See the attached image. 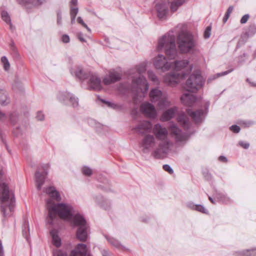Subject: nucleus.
I'll use <instances>...</instances> for the list:
<instances>
[{"instance_id": "nucleus-1", "label": "nucleus", "mask_w": 256, "mask_h": 256, "mask_svg": "<svg viewBox=\"0 0 256 256\" xmlns=\"http://www.w3.org/2000/svg\"><path fill=\"white\" fill-rule=\"evenodd\" d=\"M157 49L164 51L168 60L162 54H158L154 58L152 62L157 70L164 72L170 69L180 70L186 68L188 71L192 70V66L187 60L172 61L176 54L175 37L174 34H168L160 38L158 42Z\"/></svg>"}, {"instance_id": "nucleus-2", "label": "nucleus", "mask_w": 256, "mask_h": 256, "mask_svg": "<svg viewBox=\"0 0 256 256\" xmlns=\"http://www.w3.org/2000/svg\"><path fill=\"white\" fill-rule=\"evenodd\" d=\"M46 207L48 212V217L52 220L58 214L61 218L68 220L78 226L76 232L77 238L80 241L85 242L88 238V226L84 218L80 214L72 216V207L66 204H55L52 200L50 199L46 202Z\"/></svg>"}, {"instance_id": "nucleus-3", "label": "nucleus", "mask_w": 256, "mask_h": 256, "mask_svg": "<svg viewBox=\"0 0 256 256\" xmlns=\"http://www.w3.org/2000/svg\"><path fill=\"white\" fill-rule=\"evenodd\" d=\"M0 206L5 217L12 215L15 206L14 196L6 183L4 172H0Z\"/></svg>"}, {"instance_id": "nucleus-4", "label": "nucleus", "mask_w": 256, "mask_h": 256, "mask_svg": "<svg viewBox=\"0 0 256 256\" xmlns=\"http://www.w3.org/2000/svg\"><path fill=\"white\" fill-rule=\"evenodd\" d=\"M146 70V64L143 62L137 66L130 72L134 87L140 90L142 93L146 92L149 88L145 78L141 76V74L144 72Z\"/></svg>"}, {"instance_id": "nucleus-5", "label": "nucleus", "mask_w": 256, "mask_h": 256, "mask_svg": "<svg viewBox=\"0 0 256 256\" xmlns=\"http://www.w3.org/2000/svg\"><path fill=\"white\" fill-rule=\"evenodd\" d=\"M184 2V0H172L170 9L172 12H176L178 8ZM168 0H156V10L157 16L160 20L166 18L168 12Z\"/></svg>"}, {"instance_id": "nucleus-6", "label": "nucleus", "mask_w": 256, "mask_h": 256, "mask_svg": "<svg viewBox=\"0 0 256 256\" xmlns=\"http://www.w3.org/2000/svg\"><path fill=\"white\" fill-rule=\"evenodd\" d=\"M149 96L152 102H157V107L159 110L164 109L172 104L167 94L163 92L158 88L151 90Z\"/></svg>"}, {"instance_id": "nucleus-7", "label": "nucleus", "mask_w": 256, "mask_h": 256, "mask_svg": "<svg viewBox=\"0 0 256 256\" xmlns=\"http://www.w3.org/2000/svg\"><path fill=\"white\" fill-rule=\"evenodd\" d=\"M178 48L182 53H187L194 46L192 36L187 32L182 31L178 37Z\"/></svg>"}, {"instance_id": "nucleus-8", "label": "nucleus", "mask_w": 256, "mask_h": 256, "mask_svg": "<svg viewBox=\"0 0 256 256\" xmlns=\"http://www.w3.org/2000/svg\"><path fill=\"white\" fill-rule=\"evenodd\" d=\"M204 83V80L200 72L196 71L186 80L184 88L186 91L195 92L202 86Z\"/></svg>"}, {"instance_id": "nucleus-9", "label": "nucleus", "mask_w": 256, "mask_h": 256, "mask_svg": "<svg viewBox=\"0 0 256 256\" xmlns=\"http://www.w3.org/2000/svg\"><path fill=\"white\" fill-rule=\"evenodd\" d=\"M173 146V142L169 138L160 140L158 147L152 152V154L156 158H164L172 151Z\"/></svg>"}, {"instance_id": "nucleus-10", "label": "nucleus", "mask_w": 256, "mask_h": 256, "mask_svg": "<svg viewBox=\"0 0 256 256\" xmlns=\"http://www.w3.org/2000/svg\"><path fill=\"white\" fill-rule=\"evenodd\" d=\"M192 70L188 71L186 68H182L180 71V72H170L165 76L164 77V82L170 86H174L177 83L180 82V80L184 76L186 73H189ZM178 72V70H176Z\"/></svg>"}, {"instance_id": "nucleus-11", "label": "nucleus", "mask_w": 256, "mask_h": 256, "mask_svg": "<svg viewBox=\"0 0 256 256\" xmlns=\"http://www.w3.org/2000/svg\"><path fill=\"white\" fill-rule=\"evenodd\" d=\"M156 138L154 136L146 134L142 139L140 143V148L142 152L148 154L152 151L156 146Z\"/></svg>"}, {"instance_id": "nucleus-12", "label": "nucleus", "mask_w": 256, "mask_h": 256, "mask_svg": "<svg viewBox=\"0 0 256 256\" xmlns=\"http://www.w3.org/2000/svg\"><path fill=\"white\" fill-rule=\"evenodd\" d=\"M169 130L171 135L174 138L176 142L178 144H184L188 138V136L182 134L181 130L174 124L170 125Z\"/></svg>"}, {"instance_id": "nucleus-13", "label": "nucleus", "mask_w": 256, "mask_h": 256, "mask_svg": "<svg viewBox=\"0 0 256 256\" xmlns=\"http://www.w3.org/2000/svg\"><path fill=\"white\" fill-rule=\"evenodd\" d=\"M140 110L146 117L150 118H154L157 115L154 106L148 102L142 103L140 106Z\"/></svg>"}, {"instance_id": "nucleus-14", "label": "nucleus", "mask_w": 256, "mask_h": 256, "mask_svg": "<svg viewBox=\"0 0 256 256\" xmlns=\"http://www.w3.org/2000/svg\"><path fill=\"white\" fill-rule=\"evenodd\" d=\"M153 133L158 141L168 138V130L159 124L154 125L153 128Z\"/></svg>"}, {"instance_id": "nucleus-15", "label": "nucleus", "mask_w": 256, "mask_h": 256, "mask_svg": "<svg viewBox=\"0 0 256 256\" xmlns=\"http://www.w3.org/2000/svg\"><path fill=\"white\" fill-rule=\"evenodd\" d=\"M182 102L188 106H192L198 100L197 98L190 92H184L180 97Z\"/></svg>"}, {"instance_id": "nucleus-16", "label": "nucleus", "mask_w": 256, "mask_h": 256, "mask_svg": "<svg viewBox=\"0 0 256 256\" xmlns=\"http://www.w3.org/2000/svg\"><path fill=\"white\" fill-rule=\"evenodd\" d=\"M88 82L90 87L93 90H100L102 89L100 79L96 74L90 75Z\"/></svg>"}, {"instance_id": "nucleus-17", "label": "nucleus", "mask_w": 256, "mask_h": 256, "mask_svg": "<svg viewBox=\"0 0 256 256\" xmlns=\"http://www.w3.org/2000/svg\"><path fill=\"white\" fill-rule=\"evenodd\" d=\"M59 99L66 104H67L66 100H68L72 106L74 107H76L78 106V98L74 96L70 93L65 92L60 94L59 96Z\"/></svg>"}, {"instance_id": "nucleus-18", "label": "nucleus", "mask_w": 256, "mask_h": 256, "mask_svg": "<svg viewBox=\"0 0 256 256\" xmlns=\"http://www.w3.org/2000/svg\"><path fill=\"white\" fill-rule=\"evenodd\" d=\"M120 79V74L115 72H110L108 75L104 76L103 82L106 85L110 84L115 82Z\"/></svg>"}, {"instance_id": "nucleus-19", "label": "nucleus", "mask_w": 256, "mask_h": 256, "mask_svg": "<svg viewBox=\"0 0 256 256\" xmlns=\"http://www.w3.org/2000/svg\"><path fill=\"white\" fill-rule=\"evenodd\" d=\"M186 112L196 123L200 122L202 121V116L204 114L202 110L193 111L192 110L188 108L186 110Z\"/></svg>"}, {"instance_id": "nucleus-20", "label": "nucleus", "mask_w": 256, "mask_h": 256, "mask_svg": "<svg viewBox=\"0 0 256 256\" xmlns=\"http://www.w3.org/2000/svg\"><path fill=\"white\" fill-rule=\"evenodd\" d=\"M87 248L84 244H79L76 248L72 250L70 256H84L86 254Z\"/></svg>"}, {"instance_id": "nucleus-21", "label": "nucleus", "mask_w": 256, "mask_h": 256, "mask_svg": "<svg viewBox=\"0 0 256 256\" xmlns=\"http://www.w3.org/2000/svg\"><path fill=\"white\" fill-rule=\"evenodd\" d=\"M20 4L27 8L40 5L44 0H17Z\"/></svg>"}, {"instance_id": "nucleus-22", "label": "nucleus", "mask_w": 256, "mask_h": 256, "mask_svg": "<svg viewBox=\"0 0 256 256\" xmlns=\"http://www.w3.org/2000/svg\"><path fill=\"white\" fill-rule=\"evenodd\" d=\"M44 192L48 194L52 198L54 199L57 202L61 200L60 195L58 191H56L54 187H48L44 190Z\"/></svg>"}, {"instance_id": "nucleus-23", "label": "nucleus", "mask_w": 256, "mask_h": 256, "mask_svg": "<svg viewBox=\"0 0 256 256\" xmlns=\"http://www.w3.org/2000/svg\"><path fill=\"white\" fill-rule=\"evenodd\" d=\"M176 110L177 108L176 107L169 108L163 113L161 117V120L164 122L170 120L174 116Z\"/></svg>"}, {"instance_id": "nucleus-24", "label": "nucleus", "mask_w": 256, "mask_h": 256, "mask_svg": "<svg viewBox=\"0 0 256 256\" xmlns=\"http://www.w3.org/2000/svg\"><path fill=\"white\" fill-rule=\"evenodd\" d=\"M152 128V124L148 121H145L141 122L136 128V131L140 134H143Z\"/></svg>"}, {"instance_id": "nucleus-25", "label": "nucleus", "mask_w": 256, "mask_h": 256, "mask_svg": "<svg viewBox=\"0 0 256 256\" xmlns=\"http://www.w3.org/2000/svg\"><path fill=\"white\" fill-rule=\"evenodd\" d=\"M45 180V176L44 174L36 172L35 174V183L37 188L38 190L41 189L42 186L44 184Z\"/></svg>"}, {"instance_id": "nucleus-26", "label": "nucleus", "mask_w": 256, "mask_h": 256, "mask_svg": "<svg viewBox=\"0 0 256 256\" xmlns=\"http://www.w3.org/2000/svg\"><path fill=\"white\" fill-rule=\"evenodd\" d=\"M52 236V242L53 245L56 247H60L62 244L61 238L58 234V232L56 230H52L50 232Z\"/></svg>"}, {"instance_id": "nucleus-27", "label": "nucleus", "mask_w": 256, "mask_h": 256, "mask_svg": "<svg viewBox=\"0 0 256 256\" xmlns=\"http://www.w3.org/2000/svg\"><path fill=\"white\" fill-rule=\"evenodd\" d=\"M10 99L6 92L0 88V104L2 105H6L10 103Z\"/></svg>"}, {"instance_id": "nucleus-28", "label": "nucleus", "mask_w": 256, "mask_h": 256, "mask_svg": "<svg viewBox=\"0 0 256 256\" xmlns=\"http://www.w3.org/2000/svg\"><path fill=\"white\" fill-rule=\"evenodd\" d=\"M178 120L184 128H188L190 122L184 114L183 113L180 114L178 116Z\"/></svg>"}, {"instance_id": "nucleus-29", "label": "nucleus", "mask_w": 256, "mask_h": 256, "mask_svg": "<svg viewBox=\"0 0 256 256\" xmlns=\"http://www.w3.org/2000/svg\"><path fill=\"white\" fill-rule=\"evenodd\" d=\"M1 16L2 20L6 24H10V28L12 27L11 20L8 12L6 10H2L1 12Z\"/></svg>"}, {"instance_id": "nucleus-30", "label": "nucleus", "mask_w": 256, "mask_h": 256, "mask_svg": "<svg viewBox=\"0 0 256 256\" xmlns=\"http://www.w3.org/2000/svg\"><path fill=\"white\" fill-rule=\"evenodd\" d=\"M232 71V70H231L225 71L222 72L218 73L216 74L210 76L208 80V82H209L212 80H214L220 76H225V75L229 74L230 72Z\"/></svg>"}, {"instance_id": "nucleus-31", "label": "nucleus", "mask_w": 256, "mask_h": 256, "mask_svg": "<svg viewBox=\"0 0 256 256\" xmlns=\"http://www.w3.org/2000/svg\"><path fill=\"white\" fill-rule=\"evenodd\" d=\"M148 78L152 80L153 82H154L156 84H158L159 81L157 78V76H156L155 74L152 72V71H148Z\"/></svg>"}, {"instance_id": "nucleus-32", "label": "nucleus", "mask_w": 256, "mask_h": 256, "mask_svg": "<svg viewBox=\"0 0 256 256\" xmlns=\"http://www.w3.org/2000/svg\"><path fill=\"white\" fill-rule=\"evenodd\" d=\"M72 74H74L76 76L79 78L80 79L84 78V76L83 75V72L82 69L78 67L77 68V70L76 72H74L72 70H71Z\"/></svg>"}, {"instance_id": "nucleus-33", "label": "nucleus", "mask_w": 256, "mask_h": 256, "mask_svg": "<svg viewBox=\"0 0 256 256\" xmlns=\"http://www.w3.org/2000/svg\"><path fill=\"white\" fill-rule=\"evenodd\" d=\"M1 62L3 64L4 68L6 70L9 69L10 64L7 58L5 56H2L1 58Z\"/></svg>"}, {"instance_id": "nucleus-34", "label": "nucleus", "mask_w": 256, "mask_h": 256, "mask_svg": "<svg viewBox=\"0 0 256 256\" xmlns=\"http://www.w3.org/2000/svg\"><path fill=\"white\" fill-rule=\"evenodd\" d=\"M82 172L84 175L90 176L92 174V170L90 168L87 166H84L82 168Z\"/></svg>"}, {"instance_id": "nucleus-35", "label": "nucleus", "mask_w": 256, "mask_h": 256, "mask_svg": "<svg viewBox=\"0 0 256 256\" xmlns=\"http://www.w3.org/2000/svg\"><path fill=\"white\" fill-rule=\"evenodd\" d=\"M78 8L76 7H72L70 6V16L71 17H76L78 12Z\"/></svg>"}, {"instance_id": "nucleus-36", "label": "nucleus", "mask_w": 256, "mask_h": 256, "mask_svg": "<svg viewBox=\"0 0 256 256\" xmlns=\"http://www.w3.org/2000/svg\"><path fill=\"white\" fill-rule=\"evenodd\" d=\"M196 209L202 213L206 214L207 212L206 210L204 208V207L202 205H197L196 206Z\"/></svg>"}, {"instance_id": "nucleus-37", "label": "nucleus", "mask_w": 256, "mask_h": 256, "mask_svg": "<svg viewBox=\"0 0 256 256\" xmlns=\"http://www.w3.org/2000/svg\"><path fill=\"white\" fill-rule=\"evenodd\" d=\"M211 28L208 26L206 29L204 33V36L205 38H208L210 36V35Z\"/></svg>"}, {"instance_id": "nucleus-38", "label": "nucleus", "mask_w": 256, "mask_h": 256, "mask_svg": "<svg viewBox=\"0 0 256 256\" xmlns=\"http://www.w3.org/2000/svg\"><path fill=\"white\" fill-rule=\"evenodd\" d=\"M163 168L164 170L168 172L170 174H172L174 172L172 168L168 164H164L163 166Z\"/></svg>"}, {"instance_id": "nucleus-39", "label": "nucleus", "mask_w": 256, "mask_h": 256, "mask_svg": "<svg viewBox=\"0 0 256 256\" xmlns=\"http://www.w3.org/2000/svg\"><path fill=\"white\" fill-rule=\"evenodd\" d=\"M78 23L80 24L82 26H83L84 28H86L88 31H90V28L87 26V25L84 22L82 19L81 17H78Z\"/></svg>"}, {"instance_id": "nucleus-40", "label": "nucleus", "mask_w": 256, "mask_h": 256, "mask_svg": "<svg viewBox=\"0 0 256 256\" xmlns=\"http://www.w3.org/2000/svg\"><path fill=\"white\" fill-rule=\"evenodd\" d=\"M230 129L232 131L236 133H238L240 131V128L236 125L232 126Z\"/></svg>"}, {"instance_id": "nucleus-41", "label": "nucleus", "mask_w": 256, "mask_h": 256, "mask_svg": "<svg viewBox=\"0 0 256 256\" xmlns=\"http://www.w3.org/2000/svg\"><path fill=\"white\" fill-rule=\"evenodd\" d=\"M249 16H250L248 14H244L240 20V23L242 24L246 23L249 18Z\"/></svg>"}, {"instance_id": "nucleus-42", "label": "nucleus", "mask_w": 256, "mask_h": 256, "mask_svg": "<svg viewBox=\"0 0 256 256\" xmlns=\"http://www.w3.org/2000/svg\"><path fill=\"white\" fill-rule=\"evenodd\" d=\"M57 24L59 25H62V14L60 12L57 13Z\"/></svg>"}, {"instance_id": "nucleus-43", "label": "nucleus", "mask_w": 256, "mask_h": 256, "mask_svg": "<svg viewBox=\"0 0 256 256\" xmlns=\"http://www.w3.org/2000/svg\"><path fill=\"white\" fill-rule=\"evenodd\" d=\"M54 256H66V254L60 250H58L54 252Z\"/></svg>"}, {"instance_id": "nucleus-44", "label": "nucleus", "mask_w": 256, "mask_h": 256, "mask_svg": "<svg viewBox=\"0 0 256 256\" xmlns=\"http://www.w3.org/2000/svg\"><path fill=\"white\" fill-rule=\"evenodd\" d=\"M36 118L39 120H42L44 119V115L42 112H38Z\"/></svg>"}, {"instance_id": "nucleus-45", "label": "nucleus", "mask_w": 256, "mask_h": 256, "mask_svg": "<svg viewBox=\"0 0 256 256\" xmlns=\"http://www.w3.org/2000/svg\"><path fill=\"white\" fill-rule=\"evenodd\" d=\"M62 41L64 43L68 42L70 41V38L68 36L64 34L62 37Z\"/></svg>"}, {"instance_id": "nucleus-46", "label": "nucleus", "mask_w": 256, "mask_h": 256, "mask_svg": "<svg viewBox=\"0 0 256 256\" xmlns=\"http://www.w3.org/2000/svg\"><path fill=\"white\" fill-rule=\"evenodd\" d=\"M239 144L240 146H242L244 148H248L250 146V144L248 143L244 142H239Z\"/></svg>"}, {"instance_id": "nucleus-47", "label": "nucleus", "mask_w": 256, "mask_h": 256, "mask_svg": "<svg viewBox=\"0 0 256 256\" xmlns=\"http://www.w3.org/2000/svg\"><path fill=\"white\" fill-rule=\"evenodd\" d=\"M107 105L108 106H110V107H112V108H116V107H118V106L114 104V103H112L111 102H105Z\"/></svg>"}, {"instance_id": "nucleus-48", "label": "nucleus", "mask_w": 256, "mask_h": 256, "mask_svg": "<svg viewBox=\"0 0 256 256\" xmlns=\"http://www.w3.org/2000/svg\"><path fill=\"white\" fill-rule=\"evenodd\" d=\"M233 9H234V8L232 6H229L228 9L227 10L226 14H227L228 15H230V14L232 12Z\"/></svg>"}, {"instance_id": "nucleus-49", "label": "nucleus", "mask_w": 256, "mask_h": 256, "mask_svg": "<svg viewBox=\"0 0 256 256\" xmlns=\"http://www.w3.org/2000/svg\"><path fill=\"white\" fill-rule=\"evenodd\" d=\"M6 118V115L2 112L0 111V120H2Z\"/></svg>"}, {"instance_id": "nucleus-50", "label": "nucleus", "mask_w": 256, "mask_h": 256, "mask_svg": "<svg viewBox=\"0 0 256 256\" xmlns=\"http://www.w3.org/2000/svg\"><path fill=\"white\" fill-rule=\"evenodd\" d=\"M229 16H230V15H228V14L226 13L225 16L223 18L224 22V23L226 22L228 20Z\"/></svg>"}, {"instance_id": "nucleus-51", "label": "nucleus", "mask_w": 256, "mask_h": 256, "mask_svg": "<svg viewBox=\"0 0 256 256\" xmlns=\"http://www.w3.org/2000/svg\"><path fill=\"white\" fill-rule=\"evenodd\" d=\"M220 160L222 162H226V158L224 156H220L219 158Z\"/></svg>"}, {"instance_id": "nucleus-52", "label": "nucleus", "mask_w": 256, "mask_h": 256, "mask_svg": "<svg viewBox=\"0 0 256 256\" xmlns=\"http://www.w3.org/2000/svg\"><path fill=\"white\" fill-rule=\"evenodd\" d=\"M78 0H70V4L72 6V4L76 6L77 4Z\"/></svg>"}, {"instance_id": "nucleus-53", "label": "nucleus", "mask_w": 256, "mask_h": 256, "mask_svg": "<svg viewBox=\"0 0 256 256\" xmlns=\"http://www.w3.org/2000/svg\"><path fill=\"white\" fill-rule=\"evenodd\" d=\"M76 17H71V24H72L75 22Z\"/></svg>"}, {"instance_id": "nucleus-54", "label": "nucleus", "mask_w": 256, "mask_h": 256, "mask_svg": "<svg viewBox=\"0 0 256 256\" xmlns=\"http://www.w3.org/2000/svg\"><path fill=\"white\" fill-rule=\"evenodd\" d=\"M78 38H79L81 42H84L85 41L84 39L83 38H82V37H80V36H79Z\"/></svg>"}, {"instance_id": "nucleus-55", "label": "nucleus", "mask_w": 256, "mask_h": 256, "mask_svg": "<svg viewBox=\"0 0 256 256\" xmlns=\"http://www.w3.org/2000/svg\"><path fill=\"white\" fill-rule=\"evenodd\" d=\"M209 200H210V202L213 203V204H214L215 202H214V200H212V198H211V197H209Z\"/></svg>"}, {"instance_id": "nucleus-56", "label": "nucleus", "mask_w": 256, "mask_h": 256, "mask_svg": "<svg viewBox=\"0 0 256 256\" xmlns=\"http://www.w3.org/2000/svg\"><path fill=\"white\" fill-rule=\"evenodd\" d=\"M106 251H105V250H104V256H106Z\"/></svg>"}, {"instance_id": "nucleus-57", "label": "nucleus", "mask_w": 256, "mask_h": 256, "mask_svg": "<svg viewBox=\"0 0 256 256\" xmlns=\"http://www.w3.org/2000/svg\"><path fill=\"white\" fill-rule=\"evenodd\" d=\"M118 246V244H116V246Z\"/></svg>"}, {"instance_id": "nucleus-58", "label": "nucleus", "mask_w": 256, "mask_h": 256, "mask_svg": "<svg viewBox=\"0 0 256 256\" xmlns=\"http://www.w3.org/2000/svg\"><path fill=\"white\" fill-rule=\"evenodd\" d=\"M254 86H256V84H254Z\"/></svg>"}]
</instances>
